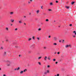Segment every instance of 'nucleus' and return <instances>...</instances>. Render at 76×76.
<instances>
[{
  "label": "nucleus",
  "mask_w": 76,
  "mask_h": 76,
  "mask_svg": "<svg viewBox=\"0 0 76 76\" xmlns=\"http://www.w3.org/2000/svg\"><path fill=\"white\" fill-rule=\"evenodd\" d=\"M54 41H56L57 39V38L56 37H54Z\"/></svg>",
  "instance_id": "obj_1"
},
{
  "label": "nucleus",
  "mask_w": 76,
  "mask_h": 76,
  "mask_svg": "<svg viewBox=\"0 0 76 76\" xmlns=\"http://www.w3.org/2000/svg\"><path fill=\"white\" fill-rule=\"evenodd\" d=\"M18 22L20 23V24H21V23H22V22L21 20L19 21Z\"/></svg>",
  "instance_id": "obj_2"
},
{
  "label": "nucleus",
  "mask_w": 76,
  "mask_h": 76,
  "mask_svg": "<svg viewBox=\"0 0 76 76\" xmlns=\"http://www.w3.org/2000/svg\"><path fill=\"white\" fill-rule=\"evenodd\" d=\"M44 58L45 59V61H46V60H47V56H45Z\"/></svg>",
  "instance_id": "obj_3"
},
{
  "label": "nucleus",
  "mask_w": 76,
  "mask_h": 76,
  "mask_svg": "<svg viewBox=\"0 0 76 76\" xmlns=\"http://www.w3.org/2000/svg\"><path fill=\"white\" fill-rule=\"evenodd\" d=\"M14 13L13 12H10V15H13V14Z\"/></svg>",
  "instance_id": "obj_4"
},
{
  "label": "nucleus",
  "mask_w": 76,
  "mask_h": 76,
  "mask_svg": "<svg viewBox=\"0 0 76 76\" xmlns=\"http://www.w3.org/2000/svg\"><path fill=\"white\" fill-rule=\"evenodd\" d=\"M5 29H6V31H9V28H8V27H6L5 28Z\"/></svg>",
  "instance_id": "obj_5"
},
{
  "label": "nucleus",
  "mask_w": 76,
  "mask_h": 76,
  "mask_svg": "<svg viewBox=\"0 0 76 76\" xmlns=\"http://www.w3.org/2000/svg\"><path fill=\"white\" fill-rule=\"evenodd\" d=\"M23 73V71H21L20 72V74H22Z\"/></svg>",
  "instance_id": "obj_6"
},
{
  "label": "nucleus",
  "mask_w": 76,
  "mask_h": 76,
  "mask_svg": "<svg viewBox=\"0 0 76 76\" xmlns=\"http://www.w3.org/2000/svg\"><path fill=\"white\" fill-rule=\"evenodd\" d=\"M46 72L47 73H50V71L49 70H47Z\"/></svg>",
  "instance_id": "obj_7"
},
{
  "label": "nucleus",
  "mask_w": 76,
  "mask_h": 76,
  "mask_svg": "<svg viewBox=\"0 0 76 76\" xmlns=\"http://www.w3.org/2000/svg\"><path fill=\"white\" fill-rule=\"evenodd\" d=\"M39 12V10H37V11L36 12L37 13V14H38Z\"/></svg>",
  "instance_id": "obj_8"
},
{
  "label": "nucleus",
  "mask_w": 76,
  "mask_h": 76,
  "mask_svg": "<svg viewBox=\"0 0 76 76\" xmlns=\"http://www.w3.org/2000/svg\"><path fill=\"white\" fill-rule=\"evenodd\" d=\"M73 33H75V35H76V31H74L73 32Z\"/></svg>",
  "instance_id": "obj_9"
},
{
  "label": "nucleus",
  "mask_w": 76,
  "mask_h": 76,
  "mask_svg": "<svg viewBox=\"0 0 76 76\" xmlns=\"http://www.w3.org/2000/svg\"><path fill=\"white\" fill-rule=\"evenodd\" d=\"M41 58H42V57H41V56L39 57L38 58V60H40V59Z\"/></svg>",
  "instance_id": "obj_10"
},
{
  "label": "nucleus",
  "mask_w": 76,
  "mask_h": 76,
  "mask_svg": "<svg viewBox=\"0 0 76 76\" xmlns=\"http://www.w3.org/2000/svg\"><path fill=\"white\" fill-rule=\"evenodd\" d=\"M48 60H50L51 59V58H50V57H48Z\"/></svg>",
  "instance_id": "obj_11"
},
{
  "label": "nucleus",
  "mask_w": 76,
  "mask_h": 76,
  "mask_svg": "<svg viewBox=\"0 0 76 76\" xmlns=\"http://www.w3.org/2000/svg\"><path fill=\"white\" fill-rule=\"evenodd\" d=\"M26 71H27V69H25L23 70L24 72H26Z\"/></svg>",
  "instance_id": "obj_12"
},
{
  "label": "nucleus",
  "mask_w": 76,
  "mask_h": 76,
  "mask_svg": "<svg viewBox=\"0 0 76 76\" xmlns=\"http://www.w3.org/2000/svg\"><path fill=\"white\" fill-rule=\"evenodd\" d=\"M76 35H72V37H73V38H75L76 37Z\"/></svg>",
  "instance_id": "obj_13"
},
{
  "label": "nucleus",
  "mask_w": 76,
  "mask_h": 76,
  "mask_svg": "<svg viewBox=\"0 0 76 76\" xmlns=\"http://www.w3.org/2000/svg\"><path fill=\"white\" fill-rule=\"evenodd\" d=\"M14 20H11V22H14Z\"/></svg>",
  "instance_id": "obj_14"
},
{
  "label": "nucleus",
  "mask_w": 76,
  "mask_h": 76,
  "mask_svg": "<svg viewBox=\"0 0 76 76\" xmlns=\"http://www.w3.org/2000/svg\"><path fill=\"white\" fill-rule=\"evenodd\" d=\"M66 8V9H69V7H67V6H65Z\"/></svg>",
  "instance_id": "obj_15"
},
{
  "label": "nucleus",
  "mask_w": 76,
  "mask_h": 76,
  "mask_svg": "<svg viewBox=\"0 0 76 76\" xmlns=\"http://www.w3.org/2000/svg\"><path fill=\"white\" fill-rule=\"evenodd\" d=\"M41 30V28H39L38 29V31H40Z\"/></svg>",
  "instance_id": "obj_16"
},
{
  "label": "nucleus",
  "mask_w": 76,
  "mask_h": 76,
  "mask_svg": "<svg viewBox=\"0 0 76 76\" xmlns=\"http://www.w3.org/2000/svg\"><path fill=\"white\" fill-rule=\"evenodd\" d=\"M4 56H6V52H5L4 54Z\"/></svg>",
  "instance_id": "obj_17"
},
{
  "label": "nucleus",
  "mask_w": 76,
  "mask_h": 76,
  "mask_svg": "<svg viewBox=\"0 0 76 76\" xmlns=\"http://www.w3.org/2000/svg\"><path fill=\"white\" fill-rule=\"evenodd\" d=\"M9 64H7V66H10V62H9Z\"/></svg>",
  "instance_id": "obj_18"
},
{
  "label": "nucleus",
  "mask_w": 76,
  "mask_h": 76,
  "mask_svg": "<svg viewBox=\"0 0 76 76\" xmlns=\"http://www.w3.org/2000/svg\"><path fill=\"white\" fill-rule=\"evenodd\" d=\"M31 2H30L29 1H28V3L29 4H31Z\"/></svg>",
  "instance_id": "obj_19"
},
{
  "label": "nucleus",
  "mask_w": 76,
  "mask_h": 76,
  "mask_svg": "<svg viewBox=\"0 0 76 76\" xmlns=\"http://www.w3.org/2000/svg\"><path fill=\"white\" fill-rule=\"evenodd\" d=\"M53 44L54 45H57V43H53Z\"/></svg>",
  "instance_id": "obj_20"
},
{
  "label": "nucleus",
  "mask_w": 76,
  "mask_h": 76,
  "mask_svg": "<svg viewBox=\"0 0 76 76\" xmlns=\"http://www.w3.org/2000/svg\"><path fill=\"white\" fill-rule=\"evenodd\" d=\"M17 70H19L20 69V68L19 67H18V68H17Z\"/></svg>",
  "instance_id": "obj_21"
},
{
  "label": "nucleus",
  "mask_w": 76,
  "mask_h": 76,
  "mask_svg": "<svg viewBox=\"0 0 76 76\" xmlns=\"http://www.w3.org/2000/svg\"><path fill=\"white\" fill-rule=\"evenodd\" d=\"M75 3V2H72L71 3V4L73 5Z\"/></svg>",
  "instance_id": "obj_22"
},
{
  "label": "nucleus",
  "mask_w": 76,
  "mask_h": 76,
  "mask_svg": "<svg viewBox=\"0 0 76 76\" xmlns=\"http://www.w3.org/2000/svg\"><path fill=\"white\" fill-rule=\"evenodd\" d=\"M31 39H32L31 38H29L28 40V41H30V40H31Z\"/></svg>",
  "instance_id": "obj_23"
},
{
  "label": "nucleus",
  "mask_w": 76,
  "mask_h": 76,
  "mask_svg": "<svg viewBox=\"0 0 76 76\" xmlns=\"http://www.w3.org/2000/svg\"><path fill=\"white\" fill-rule=\"evenodd\" d=\"M32 38H33V39H35V37H32Z\"/></svg>",
  "instance_id": "obj_24"
},
{
  "label": "nucleus",
  "mask_w": 76,
  "mask_h": 76,
  "mask_svg": "<svg viewBox=\"0 0 76 76\" xmlns=\"http://www.w3.org/2000/svg\"><path fill=\"white\" fill-rule=\"evenodd\" d=\"M50 4L51 6L53 5V3H52V2H51Z\"/></svg>",
  "instance_id": "obj_25"
},
{
  "label": "nucleus",
  "mask_w": 76,
  "mask_h": 76,
  "mask_svg": "<svg viewBox=\"0 0 76 76\" xmlns=\"http://www.w3.org/2000/svg\"><path fill=\"white\" fill-rule=\"evenodd\" d=\"M3 48L2 47H1V50H3Z\"/></svg>",
  "instance_id": "obj_26"
},
{
  "label": "nucleus",
  "mask_w": 76,
  "mask_h": 76,
  "mask_svg": "<svg viewBox=\"0 0 76 76\" xmlns=\"http://www.w3.org/2000/svg\"><path fill=\"white\" fill-rule=\"evenodd\" d=\"M44 73L45 75H46V74H47V72H44Z\"/></svg>",
  "instance_id": "obj_27"
},
{
  "label": "nucleus",
  "mask_w": 76,
  "mask_h": 76,
  "mask_svg": "<svg viewBox=\"0 0 76 76\" xmlns=\"http://www.w3.org/2000/svg\"><path fill=\"white\" fill-rule=\"evenodd\" d=\"M47 67L48 68H50V65H47Z\"/></svg>",
  "instance_id": "obj_28"
},
{
  "label": "nucleus",
  "mask_w": 76,
  "mask_h": 76,
  "mask_svg": "<svg viewBox=\"0 0 76 76\" xmlns=\"http://www.w3.org/2000/svg\"><path fill=\"white\" fill-rule=\"evenodd\" d=\"M66 48H67V47H69V46H68V45H66Z\"/></svg>",
  "instance_id": "obj_29"
},
{
  "label": "nucleus",
  "mask_w": 76,
  "mask_h": 76,
  "mask_svg": "<svg viewBox=\"0 0 76 76\" xmlns=\"http://www.w3.org/2000/svg\"><path fill=\"white\" fill-rule=\"evenodd\" d=\"M48 19H47L46 20V22H48Z\"/></svg>",
  "instance_id": "obj_30"
},
{
  "label": "nucleus",
  "mask_w": 76,
  "mask_h": 76,
  "mask_svg": "<svg viewBox=\"0 0 76 76\" xmlns=\"http://www.w3.org/2000/svg\"><path fill=\"white\" fill-rule=\"evenodd\" d=\"M14 70H18V69L17 68H15V69H14Z\"/></svg>",
  "instance_id": "obj_31"
},
{
  "label": "nucleus",
  "mask_w": 76,
  "mask_h": 76,
  "mask_svg": "<svg viewBox=\"0 0 76 76\" xmlns=\"http://www.w3.org/2000/svg\"><path fill=\"white\" fill-rule=\"evenodd\" d=\"M38 63L39 64V65H41V63L40 62H38Z\"/></svg>",
  "instance_id": "obj_32"
},
{
  "label": "nucleus",
  "mask_w": 76,
  "mask_h": 76,
  "mask_svg": "<svg viewBox=\"0 0 76 76\" xmlns=\"http://www.w3.org/2000/svg\"><path fill=\"white\" fill-rule=\"evenodd\" d=\"M18 30V28H16L15 29V31H17Z\"/></svg>",
  "instance_id": "obj_33"
},
{
  "label": "nucleus",
  "mask_w": 76,
  "mask_h": 76,
  "mask_svg": "<svg viewBox=\"0 0 76 76\" xmlns=\"http://www.w3.org/2000/svg\"><path fill=\"white\" fill-rule=\"evenodd\" d=\"M37 39H38V40H39V38L38 37H37Z\"/></svg>",
  "instance_id": "obj_34"
},
{
  "label": "nucleus",
  "mask_w": 76,
  "mask_h": 76,
  "mask_svg": "<svg viewBox=\"0 0 76 76\" xmlns=\"http://www.w3.org/2000/svg\"><path fill=\"white\" fill-rule=\"evenodd\" d=\"M44 49H46L47 48V47H44Z\"/></svg>",
  "instance_id": "obj_35"
},
{
  "label": "nucleus",
  "mask_w": 76,
  "mask_h": 76,
  "mask_svg": "<svg viewBox=\"0 0 76 76\" xmlns=\"http://www.w3.org/2000/svg\"><path fill=\"white\" fill-rule=\"evenodd\" d=\"M53 61H56V59H53Z\"/></svg>",
  "instance_id": "obj_36"
},
{
  "label": "nucleus",
  "mask_w": 76,
  "mask_h": 76,
  "mask_svg": "<svg viewBox=\"0 0 76 76\" xmlns=\"http://www.w3.org/2000/svg\"><path fill=\"white\" fill-rule=\"evenodd\" d=\"M29 1H30V2H32V0H29Z\"/></svg>",
  "instance_id": "obj_37"
},
{
  "label": "nucleus",
  "mask_w": 76,
  "mask_h": 76,
  "mask_svg": "<svg viewBox=\"0 0 76 76\" xmlns=\"http://www.w3.org/2000/svg\"><path fill=\"white\" fill-rule=\"evenodd\" d=\"M57 54H60V52H58V53H57Z\"/></svg>",
  "instance_id": "obj_38"
},
{
  "label": "nucleus",
  "mask_w": 76,
  "mask_h": 76,
  "mask_svg": "<svg viewBox=\"0 0 76 76\" xmlns=\"http://www.w3.org/2000/svg\"><path fill=\"white\" fill-rule=\"evenodd\" d=\"M69 26H72V24H70V25H69Z\"/></svg>",
  "instance_id": "obj_39"
},
{
  "label": "nucleus",
  "mask_w": 76,
  "mask_h": 76,
  "mask_svg": "<svg viewBox=\"0 0 76 76\" xmlns=\"http://www.w3.org/2000/svg\"><path fill=\"white\" fill-rule=\"evenodd\" d=\"M48 10H49V11H51V9H49Z\"/></svg>",
  "instance_id": "obj_40"
},
{
  "label": "nucleus",
  "mask_w": 76,
  "mask_h": 76,
  "mask_svg": "<svg viewBox=\"0 0 76 76\" xmlns=\"http://www.w3.org/2000/svg\"><path fill=\"white\" fill-rule=\"evenodd\" d=\"M58 1H56V3H58Z\"/></svg>",
  "instance_id": "obj_41"
},
{
  "label": "nucleus",
  "mask_w": 76,
  "mask_h": 76,
  "mask_svg": "<svg viewBox=\"0 0 76 76\" xmlns=\"http://www.w3.org/2000/svg\"><path fill=\"white\" fill-rule=\"evenodd\" d=\"M24 18H26V16H24Z\"/></svg>",
  "instance_id": "obj_42"
},
{
  "label": "nucleus",
  "mask_w": 76,
  "mask_h": 76,
  "mask_svg": "<svg viewBox=\"0 0 76 76\" xmlns=\"http://www.w3.org/2000/svg\"><path fill=\"white\" fill-rule=\"evenodd\" d=\"M50 37H51V36H49V37H48V38H50Z\"/></svg>",
  "instance_id": "obj_43"
},
{
  "label": "nucleus",
  "mask_w": 76,
  "mask_h": 76,
  "mask_svg": "<svg viewBox=\"0 0 76 76\" xmlns=\"http://www.w3.org/2000/svg\"><path fill=\"white\" fill-rule=\"evenodd\" d=\"M57 76H59V74H57Z\"/></svg>",
  "instance_id": "obj_44"
},
{
  "label": "nucleus",
  "mask_w": 76,
  "mask_h": 76,
  "mask_svg": "<svg viewBox=\"0 0 76 76\" xmlns=\"http://www.w3.org/2000/svg\"><path fill=\"white\" fill-rule=\"evenodd\" d=\"M68 47H71L70 46V45H68Z\"/></svg>",
  "instance_id": "obj_45"
},
{
  "label": "nucleus",
  "mask_w": 76,
  "mask_h": 76,
  "mask_svg": "<svg viewBox=\"0 0 76 76\" xmlns=\"http://www.w3.org/2000/svg\"><path fill=\"white\" fill-rule=\"evenodd\" d=\"M54 54H57V53L56 52H55Z\"/></svg>",
  "instance_id": "obj_46"
},
{
  "label": "nucleus",
  "mask_w": 76,
  "mask_h": 76,
  "mask_svg": "<svg viewBox=\"0 0 76 76\" xmlns=\"http://www.w3.org/2000/svg\"><path fill=\"white\" fill-rule=\"evenodd\" d=\"M57 63H58V62H56V64H57Z\"/></svg>",
  "instance_id": "obj_47"
},
{
  "label": "nucleus",
  "mask_w": 76,
  "mask_h": 76,
  "mask_svg": "<svg viewBox=\"0 0 76 76\" xmlns=\"http://www.w3.org/2000/svg\"><path fill=\"white\" fill-rule=\"evenodd\" d=\"M63 42H62L63 43L64 42H64V40H63Z\"/></svg>",
  "instance_id": "obj_48"
},
{
  "label": "nucleus",
  "mask_w": 76,
  "mask_h": 76,
  "mask_svg": "<svg viewBox=\"0 0 76 76\" xmlns=\"http://www.w3.org/2000/svg\"><path fill=\"white\" fill-rule=\"evenodd\" d=\"M24 25H26V23H24Z\"/></svg>",
  "instance_id": "obj_49"
},
{
  "label": "nucleus",
  "mask_w": 76,
  "mask_h": 76,
  "mask_svg": "<svg viewBox=\"0 0 76 76\" xmlns=\"http://www.w3.org/2000/svg\"><path fill=\"white\" fill-rule=\"evenodd\" d=\"M41 8H42V9H43V8H42V6L41 7Z\"/></svg>",
  "instance_id": "obj_50"
},
{
  "label": "nucleus",
  "mask_w": 76,
  "mask_h": 76,
  "mask_svg": "<svg viewBox=\"0 0 76 76\" xmlns=\"http://www.w3.org/2000/svg\"><path fill=\"white\" fill-rule=\"evenodd\" d=\"M3 76H6V75H3Z\"/></svg>",
  "instance_id": "obj_51"
},
{
  "label": "nucleus",
  "mask_w": 76,
  "mask_h": 76,
  "mask_svg": "<svg viewBox=\"0 0 76 76\" xmlns=\"http://www.w3.org/2000/svg\"><path fill=\"white\" fill-rule=\"evenodd\" d=\"M59 42H61V40H59Z\"/></svg>",
  "instance_id": "obj_52"
},
{
  "label": "nucleus",
  "mask_w": 76,
  "mask_h": 76,
  "mask_svg": "<svg viewBox=\"0 0 76 76\" xmlns=\"http://www.w3.org/2000/svg\"><path fill=\"white\" fill-rule=\"evenodd\" d=\"M31 13H29V15H31Z\"/></svg>",
  "instance_id": "obj_53"
},
{
  "label": "nucleus",
  "mask_w": 76,
  "mask_h": 76,
  "mask_svg": "<svg viewBox=\"0 0 76 76\" xmlns=\"http://www.w3.org/2000/svg\"><path fill=\"white\" fill-rule=\"evenodd\" d=\"M6 41H8V40L7 39Z\"/></svg>",
  "instance_id": "obj_54"
},
{
  "label": "nucleus",
  "mask_w": 76,
  "mask_h": 76,
  "mask_svg": "<svg viewBox=\"0 0 76 76\" xmlns=\"http://www.w3.org/2000/svg\"><path fill=\"white\" fill-rule=\"evenodd\" d=\"M19 57H20V55H19Z\"/></svg>",
  "instance_id": "obj_55"
},
{
  "label": "nucleus",
  "mask_w": 76,
  "mask_h": 76,
  "mask_svg": "<svg viewBox=\"0 0 76 76\" xmlns=\"http://www.w3.org/2000/svg\"><path fill=\"white\" fill-rule=\"evenodd\" d=\"M11 25V26H12V24Z\"/></svg>",
  "instance_id": "obj_56"
},
{
  "label": "nucleus",
  "mask_w": 76,
  "mask_h": 76,
  "mask_svg": "<svg viewBox=\"0 0 76 76\" xmlns=\"http://www.w3.org/2000/svg\"><path fill=\"white\" fill-rule=\"evenodd\" d=\"M58 27H60V26H58Z\"/></svg>",
  "instance_id": "obj_57"
},
{
  "label": "nucleus",
  "mask_w": 76,
  "mask_h": 76,
  "mask_svg": "<svg viewBox=\"0 0 76 76\" xmlns=\"http://www.w3.org/2000/svg\"><path fill=\"white\" fill-rule=\"evenodd\" d=\"M0 70H1V68H0Z\"/></svg>",
  "instance_id": "obj_58"
},
{
  "label": "nucleus",
  "mask_w": 76,
  "mask_h": 76,
  "mask_svg": "<svg viewBox=\"0 0 76 76\" xmlns=\"http://www.w3.org/2000/svg\"><path fill=\"white\" fill-rule=\"evenodd\" d=\"M54 22H55V21H54Z\"/></svg>",
  "instance_id": "obj_59"
},
{
  "label": "nucleus",
  "mask_w": 76,
  "mask_h": 76,
  "mask_svg": "<svg viewBox=\"0 0 76 76\" xmlns=\"http://www.w3.org/2000/svg\"><path fill=\"white\" fill-rule=\"evenodd\" d=\"M55 76H56V75H55Z\"/></svg>",
  "instance_id": "obj_60"
}]
</instances>
